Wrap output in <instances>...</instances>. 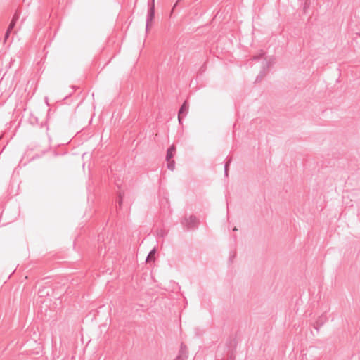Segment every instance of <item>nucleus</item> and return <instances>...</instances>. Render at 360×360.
Segmentation results:
<instances>
[{"label": "nucleus", "mask_w": 360, "mask_h": 360, "mask_svg": "<svg viewBox=\"0 0 360 360\" xmlns=\"http://www.w3.org/2000/svg\"><path fill=\"white\" fill-rule=\"evenodd\" d=\"M187 355L186 352L183 349V345H181V349L179 352L178 356L174 359V360H186Z\"/></svg>", "instance_id": "nucleus-3"}, {"label": "nucleus", "mask_w": 360, "mask_h": 360, "mask_svg": "<svg viewBox=\"0 0 360 360\" xmlns=\"http://www.w3.org/2000/svg\"><path fill=\"white\" fill-rule=\"evenodd\" d=\"M323 325V317H320V319L316 321V325L314 326V328L319 331V328L322 326Z\"/></svg>", "instance_id": "nucleus-5"}, {"label": "nucleus", "mask_w": 360, "mask_h": 360, "mask_svg": "<svg viewBox=\"0 0 360 360\" xmlns=\"http://www.w3.org/2000/svg\"><path fill=\"white\" fill-rule=\"evenodd\" d=\"M154 12V4L153 3L152 8H151V15L153 14Z\"/></svg>", "instance_id": "nucleus-9"}, {"label": "nucleus", "mask_w": 360, "mask_h": 360, "mask_svg": "<svg viewBox=\"0 0 360 360\" xmlns=\"http://www.w3.org/2000/svg\"><path fill=\"white\" fill-rule=\"evenodd\" d=\"M237 230H238V229L236 227L233 228V231H236Z\"/></svg>", "instance_id": "nucleus-10"}, {"label": "nucleus", "mask_w": 360, "mask_h": 360, "mask_svg": "<svg viewBox=\"0 0 360 360\" xmlns=\"http://www.w3.org/2000/svg\"><path fill=\"white\" fill-rule=\"evenodd\" d=\"M186 108H187L186 104L184 103L179 110V114L182 113L184 111H186Z\"/></svg>", "instance_id": "nucleus-8"}, {"label": "nucleus", "mask_w": 360, "mask_h": 360, "mask_svg": "<svg viewBox=\"0 0 360 360\" xmlns=\"http://www.w3.org/2000/svg\"><path fill=\"white\" fill-rule=\"evenodd\" d=\"M167 233L163 229H160V230L158 231V232H157V235L161 238L165 237L167 236Z\"/></svg>", "instance_id": "nucleus-6"}, {"label": "nucleus", "mask_w": 360, "mask_h": 360, "mask_svg": "<svg viewBox=\"0 0 360 360\" xmlns=\"http://www.w3.org/2000/svg\"><path fill=\"white\" fill-rule=\"evenodd\" d=\"M119 205H118V208L120 209L122 207V201H123V195L121 192L119 193Z\"/></svg>", "instance_id": "nucleus-7"}, {"label": "nucleus", "mask_w": 360, "mask_h": 360, "mask_svg": "<svg viewBox=\"0 0 360 360\" xmlns=\"http://www.w3.org/2000/svg\"><path fill=\"white\" fill-rule=\"evenodd\" d=\"M155 253H156V249H155V248H154L153 249H152L150 251L149 254L148 255V256L146 257V262H150V261H154Z\"/></svg>", "instance_id": "nucleus-4"}, {"label": "nucleus", "mask_w": 360, "mask_h": 360, "mask_svg": "<svg viewBox=\"0 0 360 360\" xmlns=\"http://www.w3.org/2000/svg\"><path fill=\"white\" fill-rule=\"evenodd\" d=\"M179 122H181V118H180L179 115Z\"/></svg>", "instance_id": "nucleus-11"}, {"label": "nucleus", "mask_w": 360, "mask_h": 360, "mask_svg": "<svg viewBox=\"0 0 360 360\" xmlns=\"http://www.w3.org/2000/svg\"><path fill=\"white\" fill-rule=\"evenodd\" d=\"M176 4L175 5H174V7H176ZM172 10H174V9H172Z\"/></svg>", "instance_id": "nucleus-12"}, {"label": "nucleus", "mask_w": 360, "mask_h": 360, "mask_svg": "<svg viewBox=\"0 0 360 360\" xmlns=\"http://www.w3.org/2000/svg\"><path fill=\"white\" fill-rule=\"evenodd\" d=\"M181 224L187 229H193L198 227L199 221L195 216L191 215L189 217H184L181 221Z\"/></svg>", "instance_id": "nucleus-1"}, {"label": "nucleus", "mask_w": 360, "mask_h": 360, "mask_svg": "<svg viewBox=\"0 0 360 360\" xmlns=\"http://www.w3.org/2000/svg\"><path fill=\"white\" fill-rule=\"evenodd\" d=\"M176 153V147L174 145H172L167 150L166 160L167 161V167L169 169L174 170L175 167V161L173 158Z\"/></svg>", "instance_id": "nucleus-2"}]
</instances>
